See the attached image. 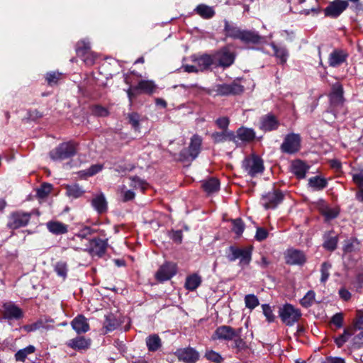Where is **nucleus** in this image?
Wrapping results in <instances>:
<instances>
[{
  "mask_svg": "<svg viewBox=\"0 0 363 363\" xmlns=\"http://www.w3.org/2000/svg\"><path fill=\"white\" fill-rule=\"evenodd\" d=\"M211 138L215 143H222L226 140L233 141L236 143V137L233 131L223 130L222 132H215L211 135Z\"/></svg>",
  "mask_w": 363,
  "mask_h": 363,
  "instance_id": "nucleus-29",
  "label": "nucleus"
},
{
  "mask_svg": "<svg viewBox=\"0 0 363 363\" xmlns=\"http://www.w3.org/2000/svg\"><path fill=\"white\" fill-rule=\"evenodd\" d=\"M55 271L58 276L65 278L67 274V264L65 262H57L55 265Z\"/></svg>",
  "mask_w": 363,
  "mask_h": 363,
  "instance_id": "nucleus-49",
  "label": "nucleus"
},
{
  "mask_svg": "<svg viewBox=\"0 0 363 363\" xmlns=\"http://www.w3.org/2000/svg\"><path fill=\"white\" fill-rule=\"evenodd\" d=\"M245 229V224L240 218L233 220L232 230L238 235L240 236Z\"/></svg>",
  "mask_w": 363,
  "mask_h": 363,
  "instance_id": "nucleus-51",
  "label": "nucleus"
},
{
  "mask_svg": "<svg viewBox=\"0 0 363 363\" xmlns=\"http://www.w3.org/2000/svg\"><path fill=\"white\" fill-rule=\"evenodd\" d=\"M107 246V240L94 238L89 240V245L85 250H87L93 256L101 257L105 254Z\"/></svg>",
  "mask_w": 363,
  "mask_h": 363,
  "instance_id": "nucleus-13",
  "label": "nucleus"
},
{
  "mask_svg": "<svg viewBox=\"0 0 363 363\" xmlns=\"http://www.w3.org/2000/svg\"><path fill=\"white\" fill-rule=\"evenodd\" d=\"M324 216L328 220L336 218L339 214V211L335 208H327L323 212Z\"/></svg>",
  "mask_w": 363,
  "mask_h": 363,
  "instance_id": "nucleus-62",
  "label": "nucleus"
},
{
  "mask_svg": "<svg viewBox=\"0 0 363 363\" xmlns=\"http://www.w3.org/2000/svg\"><path fill=\"white\" fill-rule=\"evenodd\" d=\"M353 341V346L355 348H359L363 345V330H361V332L355 335L352 340Z\"/></svg>",
  "mask_w": 363,
  "mask_h": 363,
  "instance_id": "nucleus-63",
  "label": "nucleus"
},
{
  "mask_svg": "<svg viewBox=\"0 0 363 363\" xmlns=\"http://www.w3.org/2000/svg\"><path fill=\"white\" fill-rule=\"evenodd\" d=\"M279 123L276 117L272 114H267L261 118L259 128L264 131L277 130Z\"/></svg>",
  "mask_w": 363,
  "mask_h": 363,
  "instance_id": "nucleus-22",
  "label": "nucleus"
},
{
  "mask_svg": "<svg viewBox=\"0 0 363 363\" xmlns=\"http://www.w3.org/2000/svg\"><path fill=\"white\" fill-rule=\"evenodd\" d=\"M291 169L298 179H303L309 169V166L304 162L297 160L291 163Z\"/></svg>",
  "mask_w": 363,
  "mask_h": 363,
  "instance_id": "nucleus-26",
  "label": "nucleus"
},
{
  "mask_svg": "<svg viewBox=\"0 0 363 363\" xmlns=\"http://www.w3.org/2000/svg\"><path fill=\"white\" fill-rule=\"evenodd\" d=\"M61 77L62 74L58 72H50L47 73L46 80L50 86H53L57 84Z\"/></svg>",
  "mask_w": 363,
  "mask_h": 363,
  "instance_id": "nucleus-52",
  "label": "nucleus"
},
{
  "mask_svg": "<svg viewBox=\"0 0 363 363\" xmlns=\"http://www.w3.org/2000/svg\"><path fill=\"white\" fill-rule=\"evenodd\" d=\"M353 182L358 186L359 188H363V172L354 174L352 176Z\"/></svg>",
  "mask_w": 363,
  "mask_h": 363,
  "instance_id": "nucleus-64",
  "label": "nucleus"
},
{
  "mask_svg": "<svg viewBox=\"0 0 363 363\" xmlns=\"http://www.w3.org/2000/svg\"><path fill=\"white\" fill-rule=\"evenodd\" d=\"M279 314L282 322L288 326L294 325L301 316L300 310L289 303L279 308Z\"/></svg>",
  "mask_w": 363,
  "mask_h": 363,
  "instance_id": "nucleus-5",
  "label": "nucleus"
},
{
  "mask_svg": "<svg viewBox=\"0 0 363 363\" xmlns=\"http://www.w3.org/2000/svg\"><path fill=\"white\" fill-rule=\"evenodd\" d=\"M201 144V138L198 135H193L188 149L182 150L180 153L182 159L186 161L195 160L200 153Z\"/></svg>",
  "mask_w": 363,
  "mask_h": 363,
  "instance_id": "nucleus-6",
  "label": "nucleus"
},
{
  "mask_svg": "<svg viewBox=\"0 0 363 363\" xmlns=\"http://www.w3.org/2000/svg\"><path fill=\"white\" fill-rule=\"evenodd\" d=\"M121 190L123 201H131L135 198V193L132 190L127 189L125 186H122Z\"/></svg>",
  "mask_w": 363,
  "mask_h": 363,
  "instance_id": "nucleus-59",
  "label": "nucleus"
},
{
  "mask_svg": "<svg viewBox=\"0 0 363 363\" xmlns=\"http://www.w3.org/2000/svg\"><path fill=\"white\" fill-rule=\"evenodd\" d=\"M214 57L218 61L219 65L223 67H230L235 60L234 53L227 48H223L217 52Z\"/></svg>",
  "mask_w": 363,
  "mask_h": 363,
  "instance_id": "nucleus-17",
  "label": "nucleus"
},
{
  "mask_svg": "<svg viewBox=\"0 0 363 363\" xmlns=\"http://www.w3.org/2000/svg\"><path fill=\"white\" fill-rule=\"evenodd\" d=\"M239 259V265L241 267L247 266L252 259V249L250 247L242 248Z\"/></svg>",
  "mask_w": 363,
  "mask_h": 363,
  "instance_id": "nucleus-41",
  "label": "nucleus"
},
{
  "mask_svg": "<svg viewBox=\"0 0 363 363\" xmlns=\"http://www.w3.org/2000/svg\"><path fill=\"white\" fill-rule=\"evenodd\" d=\"M195 11L203 18H211L215 15L213 8L204 4L199 5Z\"/></svg>",
  "mask_w": 363,
  "mask_h": 363,
  "instance_id": "nucleus-38",
  "label": "nucleus"
},
{
  "mask_svg": "<svg viewBox=\"0 0 363 363\" xmlns=\"http://www.w3.org/2000/svg\"><path fill=\"white\" fill-rule=\"evenodd\" d=\"M3 315L6 319L18 320L23 317V311L14 304L6 303L4 305Z\"/></svg>",
  "mask_w": 363,
  "mask_h": 363,
  "instance_id": "nucleus-21",
  "label": "nucleus"
},
{
  "mask_svg": "<svg viewBox=\"0 0 363 363\" xmlns=\"http://www.w3.org/2000/svg\"><path fill=\"white\" fill-rule=\"evenodd\" d=\"M177 273V265L172 262H166L160 266L155 274L157 281L163 282L169 280Z\"/></svg>",
  "mask_w": 363,
  "mask_h": 363,
  "instance_id": "nucleus-12",
  "label": "nucleus"
},
{
  "mask_svg": "<svg viewBox=\"0 0 363 363\" xmlns=\"http://www.w3.org/2000/svg\"><path fill=\"white\" fill-rule=\"evenodd\" d=\"M242 29L236 26L235 25L230 23L228 21H224V32L228 38H233L234 40H239L242 33Z\"/></svg>",
  "mask_w": 363,
  "mask_h": 363,
  "instance_id": "nucleus-28",
  "label": "nucleus"
},
{
  "mask_svg": "<svg viewBox=\"0 0 363 363\" xmlns=\"http://www.w3.org/2000/svg\"><path fill=\"white\" fill-rule=\"evenodd\" d=\"M48 230L55 235L65 234L68 231V226L59 221H50L47 223Z\"/></svg>",
  "mask_w": 363,
  "mask_h": 363,
  "instance_id": "nucleus-31",
  "label": "nucleus"
},
{
  "mask_svg": "<svg viewBox=\"0 0 363 363\" xmlns=\"http://www.w3.org/2000/svg\"><path fill=\"white\" fill-rule=\"evenodd\" d=\"M66 345L67 347L75 350H86L91 345V340L86 339L82 336H79L69 340Z\"/></svg>",
  "mask_w": 363,
  "mask_h": 363,
  "instance_id": "nucleus-25",
  "label": "nucleus"
},
{
  "mask_svg": "<svg viewBox=\"0 0 363 363\" xmlns=\"http://www.w3.org/2000/svg\"><path fill=\"white\" fill-rule=\"evenodd\" d=\"M332 267V264L329 262H325L321 264L320 267V281L322 283H325L329 278L330 276V270Z\"/></svg>",
  "mask_w": 363,
  "mask_h": 363,
  "instance_id": "nucleus-47",
  "label": "nucleus"
},
{
  "mask_svg": "<svg viewBox=\"0 0 363 363\" xmlns=\"http://www.w3.org/2000/svg\"><path fill=\"white\" fill-rule=\"evenodd\" d=\"M354 326L356 330H363V309L356 311V318L354 321Z\"/></svg>",
  "mask_w": 363,
  "mask_h": 363,
  "instance_id": "nucleus-57",
  "label": "nucleus"
},
{
  "mask_svg": "<svg viewBox=\"0 0 363 363\" xmlns=\"http://www.w3.org/2000/svg\"><path fill=\"white\" fill-rule=\"evenodd\" d=\"M91 203L94 210L99 214L104 213L108 210V203L102 193L94 195Z\"/></svg>",
  "mask_w": 363,
  "mask_h": 363,
  "instance_id": "nucleus-23",
  "label": "nucleus"
},
{
  "mask_svg": "<svg viewBox=\"0 0 363 363\" xmlns=\"http://www.w3.org/2000/svg\"><path fill=\"white\" fill-rule=\"evenodd\" d=\"M192 62L196 64L199 72H203L210 68L213 63V59L211 55L206 54L199 57H192Z\"/></svg>",
  "mask_w": 363,
  "mask_h": 363,
  "instance_id": "nucleus-24",
  "label": "nucleus"
},
{
  "mask_svg": "<svg viewBox=\"0 0 363 363\" xmlns=\"http://www.w3.org/2000/svg\"><path fill=\"white\" fill-rule=\"evenodd\" d=\"M315 296V294L313 291H308L300 301L301 306L305 308L310 307L313 303Z\"/></svg>",
  "mask_w": 363,
  "mask_h": 363,
  "instance_id": "nucleus-45",
  "label": "nucleus"
},
{
  "mask_svg": "<svg viewBox=\"0 0 363 363\" xmlns=\"http://www.w3.org/2000/svg\"><path fill=\"white\" fill-rule=\"evenodd\" d=\"M308 184L315 190H321L326 187L327 181L324 178L315 176L309 179Z\"/></svg>",
  "mask_w": 363,
  "mask_h": 363,
  "instance_id": "nucleus-40",
  "label": "nucleus"
},
{
  "mask_svg": "<svg viewBox=\"0 0 363 363\" xmlns=\"http://www.w3.org/2000/svg\"><path fill=\"white\" fill-rule=\"evenodd\" d=\"M118 326V322L113 314L108 313L105 315L104 328L106 329V332L113 331Z\"/></svg>",
  "mask_w": 363,
  "mask_h": 363,
  "instance_id": "nucleus-34",
  "label": "nucleus"
},
{
  "mask_svg": "<svg viewBox=\"0 0 363 363\" xmlns=\"http://www.w3.org/2000/svg\"><path fill=\"white\" fill-rule=\"evenodd\" d=\"M146 345L149 351H157L161 347V340L157 335H152L146 338Z\"/></svg>",
  "mask_w": 363,
  "mask_h": 363,
  "instance_id": "nucleus-36",
  "label": "nucleus"
},
{
  "mask_svg": "<svg viewBox=\"0 0 363 363\" xmlns=\"http://www.w3.org/2000/svg\"><path fill=\"white\" fill-rule=\"evenodd\" d=\"M156 89V85L153 81L151 80H141L138 82L137 86H131L127 90V94L131 102L133 99L139 93H145L150 94L154 92Z\"/></svg>",
  "mask_w": 363,
  "mask_h": 363,
  "instance_id": "nucleus-8",
  "label": "nucleus"
},
{
  "mask_svg": "<svg viewBox=\"0 0 363 363\" xmlns=\"http://www.w3.org/2000/svg\"><path fill=\"white\" fill-rule=\"evenodd\" d=\"M301 136L299 134L290 133L285 136L281 145V151L286 154H294L301 149Z\"/></svg>",
  "mask_w": 363,
  "mask_h": 363,
  "instance_id": "nucleus-7",
  "label": "nucleus"
},
{
  "mask_svg": "<svg viewBox=\"0 0 363 363\" xmlns=\"http://www.w3.org/2000/svg\"><path fill=\"white\" fill-rule=\"evenodd\" d=\"M175 354L179 360L185 363H196L199 359V352L192 347L178 349Z\"/></svg>",
  "mask_w": 363,
  "mask_h": 363,
  "instance_id": "nucleus-15",
  "label": "nucleus"
},
{
  "mask_svg": "<svg viewBox=\"0 0 363 363\" xmlns=\"http://www.w3.org/2000/svg\"><path fill=\"white\" fill-rule=\"evenodd\" d=\"M77 153V144L72 141L60 143L52 150L49 155L54 161H61L69 159Z\"/></svg>",
  "mask_w": 363,
  "mask_h": 363,
  "instance_id": "nucleus-1",
  "label": "nucleus"
},
{
  "mask_svg": "<svg viewBox=\"0 0 363 363\" xmlns=\"http://www.w3.org/2000/svg\"><path fill=\"white\" fill-rule=\"evenodd\" d=\"M330 102L335 116L340 113L339 109H342V114L346 113L343 106V88L338 83L335 84L332 87V91L330 94Z\"/></svg>",
  "mask_w": 363,
  "mask_h": 363,
  "instance_id": "nucleus-4",
  "label": "nucleus"
},
{
  "mask_svg": "<svg viewBox=\"0 0 363 363\" xmlns=\"http://www.w3.org/2000/svg\"><path fill=\"white\" fill-rule=\"evenodd\" d=\"M284 199V194L279 191L274 189L263 195L261 199L262 206L266 208H275Z\"/></svg>",
  "mask_w": 363,
  "mask_h": 363,
  "instance_id": "nucleus-9",
  "label": "nucleus"
},
{
  "mask_svg": "<svg viewBox=\"0 0 363 363\" xmlns=\"http://www.w3.org/2000/svg\"><path fill=\"white\" fill-rule=\"evenodd\" d=\"M220 183L218 179L211 178L204 181L202 186L203 189L208 194L217 191L219 189Z\"/></svg>",
  "mask_w": 363,
  "mask_h": 363,
  "instance_id": "nucleus-39",
  "label": "nucleus"
},
{
  "mask_svg": "<svg viewBox=\"0 0 363 363\" xmlns=\"http://www.w3.org/2000/svg\"><path fill=\"white\" fill-rule=\"evenodd\" d=\"M352 333L349 332L347 329H345L342 335H340L335 338V342L336 345L340 348L349 340Z\"/></svg>",
  "mask_w": 363,
  "mask_h": 363,
  "instance_id": "nucleus-50",
  "label": "nucleus"
},
{
  "mask_svg": "<svg viewBox=\"0 0 363 363\" xmlns=\"http://www.w3.org/2000/svg\"><path fill=\"white\" fill-rule=\"evenodd\" d=\"M229 118L225 116L220 117L216 121L217 126L223 130H228V127L229 125Z\"/></svg>",
  "mask_w": 363,
  "mask_h": 363,
  "instance_id": "nucleus-61",
  "label": "nucleus"
},
{
  "mask_svg": "<svg viewBox=\"0 0 363 363\" xmlns=\"http://www.w3.org/2000/svg\"><path fill=\"white\" fill-rule=\"evenodd\" d=\"M66 195L72 199H77L83 195L84 191L77 184L67 185Z\"/></svg>",
  "mask_w": 363,
  "mask_h": 363,
  "instance_id": "nucleus-33",
  "label": "nucleus"
},
{
  "mask_svg": "<svg viewBox=\"0 0 363 363\" xmlns=\"http://www.w3.org/2000/svg\"><path fill=\"white\" fill-rule=\"evenodd\" d=\"M241 330V328L238 329V335L233 340L234 341L233 347L238 351H241L247 347L246 342L240 337Z\"/></svg>",
  "mask_w": 363,
  "mask_h": 363,
  "instance_id": "nucleus-53",
  "label": "nucleus"
},
{
  "mask_svg": "<svg viewBox=\"0 0 363 363\" xmlns=\"http://www.w3.org/2000/svg\"><path fill=\"white\" fill-rule=\"evenodd\" d=\"M31 213L22 211L14 212L11 214L8 226L11 229H18L28 225Z\"/></svg>",
  "mask_w": 363,
  "mask_h": 363,
  "instance_id": "nucleus-11",
  "label": "nucleus"
},
{
  "mask_svg": "<svg viewBox=\"0 0 363 363\" xmlns=\"http://www.w3.org/2000/svg\"><path fill=\"white\" fill-rule=\"evenodd\" d=\"M35 352V347L33 345H28L25 348L19 350L15 354V359L19 362H24L28 355L33 354Z\"/></svg>",
  "mask_w": 363,
  "mask_h": 363,
  "instance_id": "nucleus-37",
  "label": "nucleus"
},
{
  "mask_svg": "<svg viewBox=\"0 0 363 363\" xmlns=\"http://www.w3.org/2000/svg\"><path fill=\"white\" fill-rule=\"evenodd\" d=\"M348 5L346 0H335L328 5L323 12L325 16L335 18L343 12Z\"/></svg>",
  "mask_w": 363,
  "mask_h": 363,
  "instance_id": "nucleus-10",
  "label": "nucleus"
},
{
  "mask_svg": "<svg viewBox=\"0 0 363 363\" xmlns=\"http://www.w3.org/2000/svg\"><path fill=\"white\" fill-rule=\"evenodd\" d=\"M348 57V53L343 50H334L328 57V64L330 67H337L344 63Z\"/></svg>",
  "mask_w": 363,
  "mask_h": 363,
  "instance_id": "nucleus-19",
  "label": "nucleus"
},
{
  "mask_svg": "<svg viewBox=\"0 0 363 363\" xmlns=\"http://www.w3.org/2000/svg\"><path fill=\"white\" fill-rule=\"evenodd\" d=\"M235 137H236V143H238V140L245 143H250L255 139V132L252 128L241 127L237 130Z\"/></svg>",
  "mask_w": 363,
  "mask_h": 363,
  "instance_id": "nucleus-27",
  "label": "nucleus"
},
{
  "mask_svg": "<svg viewBox=\"0 0 363 363\" xmlns=\"http://www.w3.org/2000/svg\"><path fill=\"white\" fill-rule=\"evenodd\" d=\"M245 303L247 308L252 310L259 306V301L255 295L247 294L245 296Z\"/></svg>",
  "mask_w": 363,
  "mask_h": 363,
  "instance_id": "nucleus-44",
  "label": "nucleus"
},
{
  "mask_svg": "<svg viewBox=\"0 0 363 363\" xmlns=\"http://www.w3.org/2000/svg\"><path fill=\"white\" fill-rule=\"evenodd\" d=\"M52 189V186L49 184H43L38 190L37 194L40 198H44L48 196Z\"/></svg>",
  "mask_w": 363,
  "mask_h": 363,
  "instance_id": "nucleus-60",
  "label": "nucleus"
},
{
  "mask_svg": "<svg viewBox=\"0 0 363 363\" xmlns=\"http://www.w3.org/2000/svg\"><path fill=\"white\" fill-rule=\"evenodd\" d=\"M127 118L132 128L135 130L140 129V115L135 112L129 113L127 114Z\"/></svg>",
  "mask_w": 363,
  "mask_h": 363,
  "instance_id": "nucleus-48",
  "label": "nucleus"
},
{
  "mask_svg": "<svg viewBox=\"0 0 363 363\" xmlns=\"http://www.w3.org/2000/svg\"><path fill=\"white\" fill-rule=\"evenodd\" d=\"M40 328H45V322L42 319H40L32 324L26 325L23 327V329L28 333L35 331Z\"/></svg>",
  "mask_w": 363,
  "mask_h": 363,
  "instance_id": "nucleus-54",
  "label": "nucleus"
},
{
  "mask_svg": "<svg viewBox=\"0 0 363 363\" xmlns=\"http://www.w3.org/2000/svg\"><path fill=\"white\" fill-rule=\"evenodd\" d=\"M337 236L325 235L323 247L329 251H333L337 247Z\"/></svg>",
  "mask_w": 363,
  "mask_h": 363,
  "instance_id": "nucleus-43",
  "label": "nucleus"
},
{
  "mask_svg": "<svg viewBox=\"0 0 363 363\" xmlns=\"http://www.w3.org/2000/svg\"><path fill=\"white\" fill-rule=\"evenodd\" d=\"M270 46L273 49L274 55L279 60V63L281 65H284L289 57V52L287 49L284 46L277 45L274 43H272Z\"/></svg>",
  "mask_w": 363,
  "mask_h": 363,
  "instance_id": "nucleus-30",
  "label": "nucleus"
},
{
  "mask_svg": "<svg viewBox=\"0 0 363 363\" xmlns=\"http://www.w3.org/2000/svg\"><path fill=\"white\" fill-rule=\"evenodd\" d=\"M72 329L77 333H85L89 330L87 319L83 315H78L71 321Z\"/></svg>",
  "mask_w": 363,
  "mask_h": 363,
  "instance_id": "nucleus-20",
  "label": "nucleus"
},
{
  "mask_svg": "<svg viewBox=\"0 0 363 363\" xmlns=\"http://www.w3.org/2000/svg\"><path fill=\"white\" fill-rule=\"evenodd\" d=\"M263 313L264 316L266 317V319L268 322L272 323L275 319V315L273 313V311L268 304H263L262 306Z\"/></svg>",
  "mask_w": 363,
  "mask_h": 363,
  "instance_id": "nucleus-58",
  "label": "nucleus"
},
{
  "mask_svg": "<svg viewBox=\"0 0 363 363\" xmlns=\"http://www.w3.org/2000/svg\"><path fill=\"white\" fill-rule=\"evenodd\" d=\"M201 284V277L197 274H193L186 277L185 288L189 291L196 290Z\"/></svg>",
  "mask_w": 363,
  "mask_h": 363,
  "instance_id": "nucleus-32",
  "label": "nucleus"
},
{
  "mask_svg": "<svg viewBox=\"0 0 363 363\" xmlns=\"http://www.w3.org/2000/svg\"><path fill=\"white\" fill-rule=\"evenodd\" d=\"M242 167L252 177H255L257 174L262 173L264 169L263 160L255 154L246 157L242 161Z\"/></svg>",
  "mask_w": 363,
  "mask_h": 363,
  "instance_id": "nucleus-3",
  "label": "nucleus"
},
{
  "mask_svg": "<svg viewBox=\"0 0 363 363\" xmlns=\"http://www.w3.org/2000/svg\"><path fill=\"white\" fill-rule=\"evenodd\" d=\"M130 186L135 189H140L142 191H144L146 189L147 183L139 178L137 176L132 177L130 178Z\"/></svg>",
  "mask_w": 363,
  "mask_h": 363,
  "instance_id": "nucleus-46",
  "label": "nucleus"
},
{
  "mask_svg": "<svg viewBox=\"0 0 363 363\" xmlns=\"http://www.w3.org/2000/svg\"><path fill=\"white\" fill-rule=\"evenodd\" d=\"M230 254L228 255V259L230 262H234L236 259H239L242 253V248H238L233 246L229 247Z\"/></svg>",
  "mask_w": 363,
  "mask_h": 363,
  "instance_id": "nucleus-56",
  "label": "nucleus"
},
{
  "mask_svg": "<svg viewBox=\"0 0 363 363\" xmlns=\"http://www.w3.org/2000/svg\"><path fill=\"white\" fill-rule=\"evenodd\" d=\"M239 40L245 44L252 45H260L266 41L265 37L252 30H242Z\"/></svg>",
  "mask_w": 363,
  "mask_h": 363,
  "instance_id": "nucleus-16",
  "label": "nucleus"
},
{
  "mask_svg": "<svg viewBox=\"0 0 363 363\" xmlns=\"http://www.w3.org/2000/svg\"><path fill=\"white\" fill-rule=\"evenodd\" d=\"M286 262L291 265H301L306 262V258L302 251L290 249L285 255Z\"/></svg>",
  "mask_w": 363,
  "mask_h": 363,
  "instance_id": "nucleus-18",
  "label": "nucleus"
},
{
  "mask_svg": "<svg viewBox=\"0 0 363 363\" xmlns=\"http://www.w3.org/2000/svg\"><path fill=\"white\" fill-rule=\"evenodd\" d=\"M238 335V330H235L230 326L222 325L216 328L212 339L230 341L235 339Z\"/></svg>",
  "mask_w": 363,
  "mask_h": 363,
  "instance_id": "nucleus-14",
  "label": "nucleus"
},
{
  "mask_svg": "<svg viewBox=\"0 0 363 363\" xmlns=\"http://www.w3.org/2000/svg\"><path fill=\"white\" fill-rule=\"evenodd\" d=\"M103 164H95L91 165L89 169L80 171L79 174L81 177L86 178L89 177H92L101 172L103 169Z\"/></svg>",
  "mask_w": 363,
  "mask_h": 363,
  "instance_id": "nucleus-42",
  "label": "nucleus"
},
{
  "mask_svg": "<svg viewBox=\"0 0 363 363\" xmlns=\"http://www.w3.org/2000/svg\"><path fill=\"white\" fill-rule=\"evenodd\" d=\"M243 91V86L236 82H233L230 84H216L209 89L207 93L213 96H216L240 94Z\"/></svg>",
  "mask_w": 363,
  "mask_h": 363,
  "instance_id": "nucleus-2",
  "label": "nucleus"
},
{
  "mask_svg": "<svg viewBox=\"0 0 363 363\" xmlns=\"http://www.w3.org/2000/svg\"><path fill=\"white\" fill-rule=\"evenodd\" d=\"M90 43L86 40L79 41L76 45V52L78 56L84 57L90 52Z\"/></svg>",
  "mask_w": 363,
  "mask_h": 363,
  "instance_id": "nucleus-35",
  "label": "nucleus"
},
{
  "mask_svg": "<svg viewBox=\"0 0 363 363\" xmlns=\"http://www.w3.org/2000/svg\"><path fill=\"white\" fill-rule=\"evenodd\" d=\"M205 357L214 363H220L223 361L221 355L213 350L206 351Z\"/></svg>",
  "mask_w": 363,
  "mask_h": 363,
  "instance_id": "nucleus-55",
  "label": "nucleus"
}]
</instances>
